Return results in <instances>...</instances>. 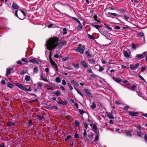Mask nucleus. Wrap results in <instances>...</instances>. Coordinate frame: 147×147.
<instances>
[{"instance_id":"1","label":"nucleus","mask_w":147,"mask_h":147,"mask_svg":"<svg viewBox=\"0 0 147 147\" xmlns=\"http://www.w3.org/2000/svg\"><path fill=\"white\" fill-rule=\"evenodd\" d=\"M58 39L56 37H51L49 38L45 44L48 50L51 51L55 48L57 45L59 48H61L67 43L66 41L65 40L59 43L58 42Z\"/></svg>"},{"instance_id":"2","label":"nucleus","mask_w":147,"mask_h":147,"mask_svg":"<svg viewBox=\"0 0 147 147\" xmlns=\"http://www.w3.org/2000/svg\"><path fill=\"white\" fill-rule=\"evenodd\" d=\"M15 85L17 87L19 88L20 89L24 91H30L32 90V89L30 87L28 89H27L22 84L16 83L15 84Z\"/></svg>"},{"instance_id":"3","label":"nucleus","mask_w":147,"mask_h":147,"mask_svg":"<svg viewBox=\"0 0 147 147\" xmlns=\"http://www.w3.org/2000/svg\"><path fill=\"white\" fill-rule=\"evenodd\" d=\"M84 50V47L80 44L78 45V47L76 49V52H79L80 54H82Z\"/></svg>"},{"instance_id":"4","label":"nucleus","mask_w":147,"mask_h":147,"mask_svg":"<svg viewBox=\"0 0 147 147\" xmlns=\"http://www.w3.org/2000/svg\"><path fill=\"white\" fill-rule=\"evenodd\" d=\"M123 54L125 56L126 58H130L131 55V52L127 48L124 49L123 51Z\"/></svg>"},{"instance_id":"5","label":"nucleus","mask_w":147,"mask_h":147,"mask_svg":"<svg viewBox=\"0 0 147 147\" xmlns=\"http://www.w3.org/2000/svg\"><path fill=\"white\" fill-rule=\"evenodd\" d=\"M40 77L41 79V80H42L46 82H49V81L47 79L45 74L42 73H41L40 74Z\"/></svg>"},{"instance_id":"6","label":"nucleus","mask_w":147,"mask_h":147,"mask_svg":"<svg viewBox=\"0 0 147 147\" xmlns=\"http://www.w3.org/2000/svg\"><path fill=\"white\" fill-rule=\"evenodd\" d=\"M146 52H144L142 54H137L136 55V57L140 59H142L146 56Z\"/></svg>"},{"instance_id":"7","label":"nucleus","mask_w":147,"mask_h":147,"mask_svg":"<svg viewBox=\"0 0 147 147\" xmlns=\"http://www.w3.org/2000/svg\"><path fill=\"white\" fill-rule=\"evenodd\" d=\"M139 64L138 63L135 65H130V67L131 69L134 70L137 69L139 67Z\"/></svg>"},{"instance_id":"8","label":"nucleus","mask_w":147,"mask_h":147,"mask_svg":"<svg viewBox=\"0 0 147 147\" xmlns=\"http://www.w3.org/2000/svg\"><path fill=\"white\" fill-rule=\"evenodd\" d=\"M84 91L85 92L89 98H92V94L88 89H85L84 90Z\"/></svg>"},{"instance_id":"9","label":"nucleus","mask_w":147,"mask_h":147,"mask_svg":"<svg viewBox=\"0 0 147 147\" xmlns=\"http://www.w3.org/2000/svg\"><path fill=\"white\" fill-rule=\"evenodd\" d=\"M81 63L83 67L86 68L88 67V65L85 61L82 60L81 61Z\"/></svg>"},{"instance_id":"10","label":"nucleus","mask_w":147,"mask_h":147,"mask_svg":"<svg viewBox=\"0 0 147 147\" xmlns=\"http://www.w3.org/2000/svg\"><path fill=\"white\" fill-rule=\"evenodd\" d=\"M93 133H91L90 135H88V137L86 138L87 140L88 141H91L93 138Z\"/></svg>"},{"instance_id":"11","label":"nucleus","mask_w":147,"mask_h":147,"mask_svg":"<svg viewBox=\"0 0 147 147\" xmlns=\"http://www.w3.org/2000/svg\"><path fill=\"white\" fill-rule=\"evenodd\" d=\"M25 80L27 82H29L27 83L28 84L29 83H31V82H32V80L31 79L30 76H29L26 75V76L25 77Z\"/></svg>"},{"instance_id":"12","label":"nucleus","mask_w":147,"mask_h":147,"mask_svg":"<svg viewBox=\"0 0 147 147\" xmlns=\"http://www.w3.org/2000/svg\"><path fill=\"white\" fill-rule=\"evenodd\" d=\"M112 111L111 113L107 112H106L107 116L110 119H114V117L113 116V114L112 113Z\"/></svg>"},{"instance_id":"13","label":"nucleus","mask_w":147,"mask_h":147,"mask_svg":"<svg viewBox=\"0 0 147 147\" xmlns=\"http://www.w3.org/2000/svg\"><path fill=\"white\" fill-rule=\"evenodd\" d=\"M12 7L14 9H18L20 8V7L15 3H13L12 4Z\"/></svg>"},{"instance_id":"14","label":"nucleus","mask_w":147,"mask_h":147,"mask_svg":"<svg viewBox=\"0 0 147 147\" xmlns=\"http://www.w3.org/2000/svg\"><path fill=\"white\" fill-rule=\"evenodd\" d=\"M107 15H108V16H109L111 17L112 18H113L111 15H113L114 16H118L117 14L115 13H110L109 12L107 13Z\"/></svg>"},{"instance_id":"15","label":"nucleus","mask_w":147,"mask_h":147,"mask_svg":"<svg viewBox=\"0 0 147 147\" xmlns=\"http://www.w3.org/2000/svg\"><path fill=\"white\" fill-rule=\"evenodd\" d=\"M112 79L116 82L119 83L121 82L122 79L120 78H116L114 77H112Z\"/></svg>"},{"instance_id":"16","label":"nucleus","mask_w":147,"mask_h":147,"mask_svg":"<svg viewBox=\"0 0 147 147\" xmlns=\"http://www.w3.org/2000/svg\"><path fill=\"white\" fill-rule=\"evenodd\" d=\"M29 62L39 64V62L36 60V59H30L29 60Z\"/></svg>"},{"instance_id":"17","label":"nucleus","mask_w":147,"mask_h":147,"mask_svg":"<svg viewBox=\"0 0 147 147\" xmlns=\"http://www.w3.org/2000/svg\"><path fill=\"white\" fill-rule=\"evenodd\" d=\"M129 114L131 116H136L138 114V112H134L132 111H129Z\"/></svg>"},{"instance_id":"18","label":"nucleus","mask_w":147,"mask_h":147,"mask_svg":"<svg viewBox=\"0 0 147 147\" xmlns=\"http://www.w3.org/2000/svg\"><path fill=\"white\" fill-rule=\"evenodd\" d=\"M85 55L87 57L88 59L91 58L92 57L89 51H87L85 53Z\"/></svg>"},{"instance_id":"19","label":"nucleus","mask_w":147,"mask_h":147,"mask_svg":"<svg viewBox=\"0 0 147 147\" xmlns=\"http://www.w3.org/2000/svg\"><path fill=\"white\" fill-rule=\"evenodd\" d=\"M88 60L89 62L93 65H94L95 64V61L94 59H88Z\"/></svg>"},{"instance_id":"20","label":"nucleus","mask_w":147,"mask_h":147,"mask_svg":"<svg viewBox=\"0 0 147 147\" xmlns=\"http://www.w3.org/2000/svg\"><path fill=\"white\" fill-rule=\"evenodd\" d=\"M12 69L11 68H7L6 69V74L8 76L11 73V71Z\"/></svg>"},{"instance_id":"21","label":"nucleus","mask_w":147,"mask_h":147,"mask_svg":"<svg viewBox=\"0 0 147 147\" xmlns=\"http://www.w3.org/2000/svg\"><path fill=\"white\" fill-rule=\"evenodd\" d=\"M99 134L98 133H96V136L94 140V141L95 142H96L97 141V140L99 139Z\"/></svg>"},{"instance_id":"22","label":"nucleus","mask_w":147,"mask_h":147,"mask_svg":"<svg viewBox=\"0 0 147 147\" xmlns=\"http://www.w3.org/2000/svg\"><path fill=\"white\" fill-rule=\"evenodd\" d=\"M138 36V37H143L144 36L143 38L144 39H145L144 36V34L142 32L138 33L137 34Z\"/></svg>"},{"instance_id":"23","label":"nucleus","mask_w":147,"mask_h":147,"mask_svg":"<svg viewBox=\"0 0 147 147\" xmlns=\"http://www.w3.org/2000/svg\"><path fill=\"white\" fill-rule=\"evenodd\" d=\"M7 86L8 87L10 88H13V85L10 83L9 82H8L7 84Z\"/></svg>"},{"instance_id":"24","label":"nucleus","mask_w":147,"mask_h":147,"mask_svg":"<svg viewBox=\"0 0 147 147\" xmlns=\"http://www.w3.org/2000/svg\"><path fill=\"white\" fill-rule=\"evenodd\" d=\"M58 103L59 104H62L63 105H66L67 104V102L65 101H59L58 102Z\"/></svg>"},{"instance_id":"25","label":"nucleus","mask_w":147,"mask_h":147,"mask_svg":"<svg viewBox=\"0 0 147 147\" xmlns=\"http://www.w3.org/2000/svg\"><path fill=\"white\" fill-rule=\"evenodd\" d=\"M91 25L92 27H95L97 29H99V28L101 27L100 26L95 25L92 23L91 24Z\"/></svg>"},{"instance_id":"26","label":"nucleus","mask_w":147,"mask_h":147,"mask_svg":"<svg viewBox=\"0 0 147 147\" xmlns=\"http://www.w3.org/2000/svg\"><path fill=\"white\" fill-rule=\"evenodd\" d=\"M37 85V88L38 89H40L42 87V84L40 82H39L38 83Z\"/></svg>"},{"instance_id":"27","label":"nucleus","mask_w":147,"mask_h":147,"mask_svg":"<svg viewBox=\"0 0 147 147\" xmlns=\"http://www.w3.org/2000/svg\"><path fill=\"white\" fill-rule=\"evenodd\" d=\"M91 127L93 131L95 132L96 131L97 127L96 125L95 124H94L93 126Z\"/></svg>"},{"instance_id":"28","label":"nucleus","mask_w":147,"mask_h":147,"mask_svg":"<svg viewBox=\"0 0 147 147\" xmlns=\"http://www.w3.org/2000/svg\"><path fill=\"white\" fill-rule=\"evenodd\" d=\"M75 89L77 91L78 93H79L82 97H83L84 96L78 88H75Z\"/></svg>"},{"instance_id":"29","label":"nucleus","mask_w":147,"mask_h":147,"mask_svg":"<svg viewBox=\"0 0 147 147\" xmlns=\"http://www.w3.org/2000/svg\"><path fill=\"white\" fill-rule=\"evenodd\" d=\"M38 71V67H35L34 68V73L37 74Z\"/></svg>"},{"instance_id":"30","label":"nucleus","mask_w":147,"mask_h":147,"mask_svg":"<svg viewBox=\"0 0 147 147\" xmlns=\"http://www.w3.org/2000/svg\"><path fill=\"white\" fill-rule=\"evenodd\" d=\"M50 61L52 65L54 66L56 65L55 63L52 59L50 57Z\"/></svg>"},{"instance_id":"31","label":"nucleus","mask_w":147,"mask_h":147,"mask_svg":"<svg viewBox=\"0 0 147 147\" xmlns=\"http://www.w3.org/2000/svg\"><path fill=\"white\" fill-rule=\"evenodd\" d=\"M71 82L73 84L76 85L77 86L78 84V83L75 81L74 80H71Z\"/></svg>"},{"instance_id":"32","label":"nucleus","mask_w":147,"mask_h":147,"mask_svg":"<svg viewBox=\"0 0 147 147\" xmlns=\"http://www.w3.org/2000/svg\"><path fill=\"white\" fill-rule=\"evenodd\" d=\"M83 136L84 138H86L87 136V133L86 130L85 129L84 130Z\"/></svg>"},{"instance_id":"33","label":"nucleus","mask_w":147,"mask_h":147,"mask_svg":"<svg viewBox=\"0 0 147 147\" xmlns=\"http://www.w3.org/2000/svg\"><path fill=\"white\" fill-rule=\"evenodd\" d=\"M104 24L105 26L106 27L108 30H112V29L109 27L107 24Z\"/></svg>"},{"instance_id":"34","label":"nucleus","mask_w":147,"mask_h":147,"mask_svg":"<svg viewBox=\"0 0 147 147\" xmlns=\"http://www.w3.org/2000/svg\"><path fill=\"white\" fill-rule=\"evenodd\" d=\"M91 108L92 109H94L96 107V105L94 102H93L92 103V105L91 106Z\"/></svg>"},{"instance_id":"35","label":"nucleus","mask_w":147,"mask_h":147,"mask_svg":"<svg viewBox=\"0 0 147 147\" xmlns=\"http://www.w3.org/2000/svg\"><path fill=\"white\" fill-rule=\"evenodd\" d=\"M143 135V134L142 133L138 131L137 132V135L138 136L140 137Z\"/></svg>"},{"instance_id":"36","label":"nucleus","mask_w":147,"mask_h":147,"mask_svg":"<svg viewBox=\"0 0 147 147\" xmlns=\"http://www.w3.org/2000/svg\"><path fill=\"white\" fill-rule=\"evenodd\" d=\"M82 26L81 24V23L79 24L78 26L77 27V29L78 30H80L82 29Z\"/></svg>"},{"instance_id":"37","label":"nucleus","mask_w":147,"mask_h":147,"mask_svg":"<svg viewBox=\"0 0 147 147\" xmlns=\"http://www.w3.org/2000/svg\"><path fill=\"white\" fill-rule=\"evenodd\" d=\"M54 94L57 96H59L61 95L60 92L58 91H57L55 93H54Z\"/></svg>"},{"instance_id":"38","label":"nucleus","mask_w":147,"mask_h":147,"mask_svg":"<svg viewBox=\"0 0 147 147\" xmlns=\"http://www.w3.org/2000/svg\"><path fill=\"white\" fill-rule=\"evenodd\" d=\"M63 34L65 35L67 33V30L66 28H64L63 29Z\"/></svg>"},{"instance_id":"39","label":"nucleus","mask_w":147,"mask_h":147,"mask_svg":"<svg viewBox=\"0 0 147 147\" xmlns=\"http://www.w3.org/2000/svg\"><path fill=\"white\" fill-rule=\"evenodd\" d=\"M73 65L74 67L76 69H78L79 68V65L78 64H73Z\"/></svg>"},{"instance_id":"40","label":"nucleus","mask_w":147,"mask_h":147,"mask_svg":"<svg viewBox=\"0 0 147 147\" xmlns=\"http://www.w3.org/2000/svg\"><path fill=\"white\" fill-rule=\"evenodd\" d=\"M55 80L56 82L58 83H59L61 82L60 78L59 77H57Z\"/></svg>"},{"instance_id":"41","label":"nucleus","mask_w":147,"mask_h":147,"mask_svg":"<svg viewBox=\"0 0 147 147\" xmlns=\"http://www.w3.org/2000/svg\"><path fill=\"white\" fill-rule=\"evenodd\" d=\"M123 16L124 17V19L126 20H127L129 19V17L128 16L125 15Z\"/></svg>"},{"instance_id":"42","label":"nucleus","mask_w":147,"mask_h":147,"mask_svg":"<svg viewBox=\"0 0 147 147\" xmlns=\"http://www.w3.org/2000/svg\"><path fill=\"white\" fill-rule=\"evenodd\" d=\"M67 84L68 85L69 89L71 90H72L73 89V88L71 86V84L69 83H67Z\"/></svg>"},{"instance_id":"43","label":"nucleus","mask_w":147,"mask_h":147,"mask_svg":"<svg viewBox=\"0 0 147 147\" xmlns=\"http://www.w3.org/2000/svg\"><path fill=\"white\" fill-rule=\"evenodd\" d=\"M19 11V10H16V11H15V16H16L19 19H21V20H23V19H21L20 18L18 17V11Z\"/></svg>"},{"instance_id":"44","label":"nucleus","mask_w":147,"mask_h":147,"mask_svg":"<svg viewBox=\"0 0 147 147\" xmlns=\"http://www.w3.org/2000/svg\"><path fill=\"white\" fill-rule=\"evenodd\" d=\"M36 117H38L39 119L40 120L42 119L44 117L43 116H40L39 115H37Z\"/></svg>"},{"instance_id":"45","label":"nucleus","mask_w":147,"mask_h":147,"mask_svg":"<svg viewBox=\"0 0 147 147\" xmlns=\"http://www.w3.org/2000/svg\"><path fill=\"white\" fill-rule=\"evenodd\" d=\"M22 61L24 62L28 63L29 62V61H28L26 59L24 58H22Z\"/></svg>"},{"instance_id":"46","label":"nucleus","mask_w":147,"mask_h":147,"mask_svg":"<svg viewBox=\"0 0 147 147\" xmlns=\"http://www.w3.org/2000/svg\"><path fill=\"white\" fill-rule=\"evenodd\" d=\"M132 49H134L135 50L136 49V48L135 44L134 43H132Z\"/></svg>"},{"instance_id":"47","label":"nucleus","mask_w":147,"mask_h":147,"mask_svg":"<svg viewBox=\"0 0 147 147\" xmlns=\"http://www.w3.org/2000/svg\"><path fill=\"white\" fill-rule=\"evenodd\" d=\"M87 72L88 73H93L92 70L90 68H88L87 69Z\"/></svg>"},{"instance_id":"48","label":"nucleus","mask_w":147,"mask_h":147,"mask_svg":"<svg viewBox=\"0 0 147 147\" xmlns=\"http://www.w3.org/2000/svg\"><path fill=\"white\" fill-rule=\"evenodd\" d=\"M104 70L102 66H100L99 67V69L98 70V71H102Z\"/></svg>"},{"instance_id":"49","label":"nucleus","mask_w":147,"mask_h":147,"mask_svg":"<svg viewBox=\"0 0 147 147\" xmlns=\"http://www.w3.org/2000/svg\"><path fill=\"white\" fill-rule=\"evenodd\" d=\"M141 79L143 80L145 82V83H147V82L146 81V80H145V79L140 75H139L138 76Z\"/></svg>"},{"instance_id":"50","label":"nucleus","mask_w":147,"mask_h":147,"mask_svg":"<svg viewBox=\"0 0 147 147\" xmlns=\"http://www.w3.org/2000/svg\"><path fill=\"white\" fill-rule=\"evenodd\" d=\"M88 36L89 38L90 39H94V37L92 35H90V34H88Z\"/></svg>"},{"instance_id":"51","label":"nucleus","mask_w":147,"mask_h":147,"mask_svg":"<svg viewBox=\"0 0 147 147\" xmlns=\"http://www.w3.org/2000/svg\"><path fill=\"white\" fill-rule=\"evenodd\" d=\"M75 124L78 126H79V121L76 120L75 121Z\"/></svg>"},{"instance_id":"52","label":"nucleus","mask_w":147,"mask_h":147,"mask_svg":"<svg viewBox=\"0 0 147 147\" xmlns=\"http://www.w3.org/2000/svg\"><path fill=\"white\" fill-rule=\"evenodd\" d=\"M129 108V107L128 106H125L123 108V109L127 111Z\"/></svg>"},{"instance_id":"53","label":"nucleus","mask_w":147,"mask_h":147,"mask_svg":"<svg viewBox=\"0 0 147 147\" xmlns=\"http://www.w3.org/2000/svg\"><path fill=\"white\" fill-rule=\"evenodd\" d=\"M50 100H55L56 99V98L55 97H51L50 98Z\"/></svg>"},{"instance_id":"54","label":"nucleus","mask_w":147,"mask_h":147,"mask_svg":"<svg viewBox=\"0 0 147 147\" xmlns=\"http://www.w3.org/2000/svg\"><path fill=\"white\" fill-rule=\"evenodd\" d=\"M19 10L21 12H22L24 16H25V17H26V14L25 13V12L23 10Z\"/></svg>"},{"instance_id":"55","label":"nucleus","mask_w":147,"mask_h":147,"mask_svg":"<svg viewBox=\"0 0 147 147\" xmlns=\"http://www.w3.org/2000/svg\"><path fill=\"white\" fill-rule=\"evenodd\" d=\"M137 94H138V96H141V97H142V93L140 92L139 91H138L137 92Z\"/></svg>"},{"instance_id":"56","label":"nucleus","mask_w":147,"mask_h":147,"mask_svg":"<svg viewBox=\"0 0 147 147\" xmlns=\"http://www.w3.org/2000/svg\"><path fill=\"white\" fill-rule=\"evenodd\" d=\"M146 69V67H141V71L143 72Z\"/></svg>"},{"instance_id":"57","label":"nucleus","mask_w":147,"mask_h":147,"mask_svg":"<svg viewBox=\"0 0 147 147\" xmlns=\"http://www.w3.org/2000/svg\"><path fill=\"white\" fill-rule=\"evenodd\" d=\"M71 138V136H67L66 138H65V141H67L68 139H69Z\"/></svg>"},{"instance_id":"58","label":"nucleus","mask_w":147,"mask_h":147,"mask_svg":"<svg viewBox=\"0 0 147 147\" xmlns=\"http://www.w3.org/2000/svg\"><path fill=\"white\" fill-rule=\"evenodd\" d=\"M136 86H131V90H134V89L135 88H136Z\"/></svg>"},{"instance_id":"59","label":"nucleus","mask_w":147,"mask_h":147,"mask_svg":"<svg viewBox=\"0 0 147 147\" xmlns=\"http://www.w3.org/2000/svg\"><path fill=\"white\" fill-rule=\"evenodd\" d=\"M84 125L86 128L87 129L88 127V124L87 123H84Z\"/></svg>"},{"instance_id":"60","label":"nucleus","mask_w":147,"mask_h":147,"mask_svg":"<svg viewBox=\"0 0 147 147\" xmlns=\"http://www.w3.org/2000/svg\"><path fill=\"white\" fill-rule=\"evenodd\" d=\"M28 123L29 124L30 126L31 125H32V121L31 120H30L28 122Z\"/></svg>"},{"instance_id":"61","label":"nucleus","mask_w":147,"mask_h":147,"mask_svg":"<svg viewBox=\"0 0 147 147\" xmlns=\"http://www.w3.org/2000/svg\"><path fill=\"white\" fill-rule=\"evenodd\" d=\"M62 83L63 85H65L66 84V82L64 80H63L62 81Z\"/></svg>"},{"instance_id":"62","label":"nucleus","mask_w":147,"mask_h":147,"mask_svg":"<svg viewBox=\"0 0 147 147\" xmlns=\"http://www.w3.org/2000/svg\"><path fill=\"white\" fill-rule=\"evenodd\" d=\"M144 139L145 141L147 142V134H146L144 135Z\"/></svg>"},{"instance_id":"63","label":"nucleus","mask_w":147,"mask_h":147,"mask_svg":"<svg viewBox=\"0 0 147 147\" xmlns=\"http://www.w3.org/2000/svg\"><path fill=\"white\" fill-rule=\"evenodd\" d=\"M126 135H127V136H132V135L131 134H130V133H126Z\"/></svg>"},{"instance_id":"64","label":"nucleus","mask_w":147,"mask_h":147,"mask_svg":"<svg viewBox=\"0 0 147 147\" xmlns=\"http://www.w3.org/2000/svg\"><path fill=\"white\" fill-rule=\"evenodd\" d=\"M79 111L80 114H82L85 113V112H84L81 109H79Z\"/></svg>"}]
</instances>
